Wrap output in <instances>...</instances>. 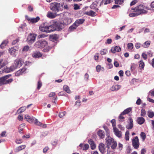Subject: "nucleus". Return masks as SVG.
Wrapping results in <instances>:
<instances>
[{"instance_id": "obj_1", "label": "nucleus", "mask_w": 154, "mask_h": 154, "mask_svg": "<svg viewBox=\"0 0 154 154\" xmlns=\"http://www.w3.org/2000/svg\"><path fill=\"white\" fill-rule=\"evenodd\" d=\"M64 27V25L63 23L54 20L50 25H48L46 22L42 23L39 26V29L42 32L49 33L55 31L61 30Z\"/></svg>"}, {"instance_id": "obj_2", "label": "nucleus", "mask_w": 154, "mask_h": 154, "mask_svg": "<svg viewBox=\"0 0 154 154\" xmlns=\"http://www.w3.org/2000/svg\"><path fill=\"white\" fill-rule=\"evenodd\" d=\"M63 3H51L50 6V9L54 13H57L62 11L63 8Z\"/></svg>"}, {"instance_id": "obj_3", "label": "nucleus", "mask_w": 154, "mask_h": 154, "mask_svg": "<svg viewBox=\"0 0 154 154\" xmlns=\"http://www.w3.org/2000/svg\"><path fill=\"white\" fill-rule=\"evenodd\" d=\"M106 142L107 143V147L109 148V145H111V148L113 149H115L117 146V143L114 140L109 137H108L106 139Z\"/></svg>"}, {"instance_id": "obj_4", "label": "nucleus", "mask_w": 154, "mask_h": 154, "mask_svg": "<svg viewBox=\"0 0 154 154\" xmlns=\"http://www.w3.org/2000/svg\"><path fill=\"white\" fill-rule=\"evenodd\" d=\"M11 76V75L8 74L0 78V85H2L7 84L11 83L13 80L12 79H10L7 80Z\"/></svg>"}, {"instance_id": "obj_5", "label": "nucleus", "mask_w": 154, "mask_h": 154, "mask_svg": "<svg viewBox=\"0 0 154 154\" xmlns=\"http://www.w3.org/2000/svg\"><path fill=\"white\" fill-rule=\"evenodd\" d=\"M139 11H140L142 15L143 14H146L148 11L144 10L146 9V10H149V7L148 6H145L142 5H140L137 6Z\"/></svg>"}, {"instance_id": "obj_6", "label": "nucleus", "mask_w": 154, "mask_h": 154, "mask_svg": "<svg viewBox=\"0 0 154 154\" xmlns=\"http://www.w3.org/2000/svg\"><path fill=\"white\" fill-rule=\"evenodd\" d=\"M47 43L45 40H39L35 42V46L38 48H43L47 46Z\"/></svg>"}, {"instance_id": "obj_7", "label": "nucleus", "mask_w": 154, "mask_h": 154, "mask_svg": "<svg viewBox=\"0 0 154 154\" xmlns=\"http://www.w3.org/2000/svg\"><path fill=\"white\" fill-rule=\"evenodd\" d=\"M23 63V61L20 59L16 60L15 61L14 63L12 65V67H13V69H15L17 68H19L22 66Z\"/></svg>"}, {"instance_id": "obj_8", "label": "nucleus", "mask_w": 154, "mask_h": 154, "mask_svg": "<svg viewBox=\"0 0 154 154\" xmlns=\"http://www.w3.org/2000/svg\"><path fill=\"white\" fill-rule=\"evenodd\" d=\"M138 8L137 6L134 8H132L131 9L134 11V13L129 14V16L131 17H134L140 15H142L140 11L138 10L139 9Z\"/></svg>"}, {"instance_id": "obj_9", "label": "nucleus", "mask_w": 154, "mask_h": 154, "mask_svg": "<svg viewBox=\"0 0 154 154\" xmlns=\"http://www.w3.org/2000/svg\"><path fill=\"white\" fill-rule=\"evenodd\" d=\"M36 35L34 33H30L27 38V41L29 44H32L35 41Z\"/></svg>"}, {"instance_id": "obj_10", "label": "nucleus", "mask_w": 154, "mask_h": 154, "mask_svg": "<svg viewBox=\"0 0 154 154\" xmlns=\"http://www.w3.org/2000/svg\"><path fill=\"white\" fill-rule=\"evenodd\" d=\"M132 143L133 147L135 149H137L139 147L140 143L138 137L137 136L135 137L133 139Z\"/></svg>"}, {"instance_id": "obj_11", "label": "nucleus", "mask_w": 154, "mask_h": 154, "mask_svg": "<svg viewBox=\"0 0 154 154\" xmlns=\"http://www.w3.org/2000/svg\"><path fill=\"white\" fill-rule=\"evenodd\" d=\"M59 14H57L56 13H52L50 11H48L47 14V16L49 18L53 19L55 18L57 16H59Z\"/></svg>"}, {"instance_id": "obj_12", "label": "nucleus", "mask_w": 154, "mask_h": 154, "mask_svg": "<svg viewBox=\"0 0 154 154\" xmlns=\"http://www.w3.org/2000/svg\"><path fill=\"white\" fill-rule=\"evenodd\" d=\"M100 152L102 154H104L106 152V149L105 147V145L102 143H100L98 146Z\"/></svg>"}, {"instance_id": "obj_13", "label": "nucleus", "mask_w": 154, "mask_h": 154, "mask_svg": "<svg viewBox=\"0 0 154 154\" xmlns=\"http://www.w3.org/2000/svg\"><path fill=\"white\" fill-rule=\"evenodd\" d=\"M121 50V48L119 46H116L115 47H112L110 50V51L112 53L114 54L116 51L118 52L120 51Z\"/></svg>"}, {"instance_id": "obj_14", "label": "nucleus", "mask_w": 154, "mask_h": 154, "mask_svg": "<svg viewBox=\"0 0 154 154\" xmlns=\"http://www.w3.org/2000/svg\"><path fill=\"white\" fill-rule=\"evenodd\" d=\"M114 132L116 136L119 138L122 137V133L121 131H119L116 128H114Z\"/></svg>"}, {"instance_id": "obj_15", "label": "nucleus", "mask_w": 154, "mask_h": 154, "mask_svg": "<svg viewBox=\"0 0 154 154\" xmlns=\"http://www.w3.org/2000/svg\"><path fill=\"white\" fill-rule=\"evenodd\" d=\"M25 118L27 121L30 123H33L35 121V118L33 117H30L28 115H25Z\"/></svg>"}, {"instance_id": "obj_16", "label": "nucleus", "mask_w": 154, "mask_h": 154, "mask_svg": "<svg viewBox=\"0 0 154 154\" xmlns=\"http://www.w3.org/2000/svg\"><path fill=\"white\" fill-rule=\"evenodd\" d=\"M88 143L90 145L91 149L94 150L95 149L96 147V145L92 139H89L88 140Z\"/></svg>"}, {"instance_id": "obj_17", "label": "nucleus", "mask_w": 154, "mask_h": 154, "mask_svg": "<svg viewBox=\"0 0 154 154\" xmlns=\"http://www.w3.org/2000/svg\"><path fill=\"white\" fill-rule=\"evenodd\" d=\"M129 126H127L126 128L129 129H131L133 126V122L132 118L130 117L129 118Z\"/></svg>"}, {"instance_id": "obj_18", "label": "nucleus", "mask_w": 154, "mask_h": 154, "mask_svg": "<svg viewBox=\"0 0 154 154\" xmlns=\"http://www.w3.org/2000/svg\"><path fill=\"white\" fill-rule=\"evenodd\" d=\"M120 86L119 85H114L110 88V90L111 91H116L120 89Z\"/></svg>"}, {"instance_id": "obj_19", "label": "nucleus", "mask_w": 154, "mask_h": 154, "mask_svg": "<svg viewBox=\"0 0 154 154\" xmlns=\"http://www.w3.org/2000/svg\"><path fill=\"white\" fill-rule=\"evenodd\" d=\"M42 56V54L39 51H36L32 54V56L34 58H39Z\"/></svg>"}, {"instance_id": "obj_20", "label": "nucleus", "mask_w": 154, "mask_h": 154, "mask_svg": "<svg viewBox=\"0 0 154 154\" xmlns=\"http://www.w3.org/2000/svg\"><path fill=\"white\" fill-rule=\"evenodd\" d=\"M137 121L138 124L140 125H142L145 121V119L143 117H138Z\"/></svg>"}, {"instance_id": "obj_21", "label": "nucleus", "mask_w": 154, "mask_h": 154, "mask_svg": "<svg viewBox=\"0 0 154 154\" xmlns=\"http://www.w3.org/2000/svg\"><path fill=\"white\" fill-rule=\"evenodd\" d=\"M12 65L10 66V67L9 68L7 67H6V68H5L3 70L2 72H5L6 73H9L11 72V71L14 70V69H13L12 68L13 67H12Z\"/></svg>"}, {"instance_id": "obj_22", "label": "nucleus", "mask_w": 154, "mask_h": 154, "mask_svg": "<svg viewBox=\"0 0 154 154\" xmlns=\"http://www.w3.org/2000/svg\"><path fill=\"white\" fill-rule=\"evenodd\" d=\"M97 134L100 138H103L105 136V134L104 131L101 130H99L97 132Z\"/></svg>"}, {"instance_id": "obj_23", "label": "nucleus", "mask_w": 154, "mask_h": 154, "mask_svg": "<svg viewBox=\"0 0 154 154\" xmlns=\"http://www.w3.org/2000/svg\"><path fill=\"white\" fill-rule=\"evenodd\" d=\"M26 146L25 145H22L17 147L15 149V151L16 152H17L25 148Z\"/></svg>"}, {"instance_id": "obj_24", "label": "nucleus", "mask_w": 154, "mask_h": 154, "mask_svg": "<svg viewBox=\"0 0 154 154\" xmlns=\"http://www.w3.org/2000/svg\"><path fill=\"white\" fill-rule=\"evenodd\" d=\"M78 26L75 24V23H74L72 25L69 27V31L70 32L73 31L75 30Z\"/></svg>"}, {"instance_id": "obj_25", "label": "nucleus", "mask_w": 154, "mask_h": 154, "mask_svg": "<svg viewBox=\"0 0 154 154\" xmlns=\"http://www.w3.org/2000/svg\"><path fill=\"white\" fill-rule=\"evenodd\" d=\"M85 14L87 15L92 17L95 16L96 13L94 11L91 10L89 11L86 12L85 13Z\"/></svg>"}, {"instance_id": "obj_26", "label": "nucleus", "mask_w": 154, "mask_h": 154, "mask_svg": "<svg viewBox=\"0 0 154 154\" xmlns=\"http://www.w3.org/2000/svg\"><path fill=\"white\" fill-rule=\"evenodd\" d=\"M85 20L84 19H79L76 20L74 23L78 26L80 24H82Z\"/></svg>"}, {"instance_id": "obj_27", "label": "nucleus", "mask_w": 154, "mask_h": 154, "mask_svg": "<svg viewBox=\"0 0 154 154\" xmlns=\"http://www.w3.org/2000/svg\"><path fill=\"white\" fill-rule=\"evenodd\" d=\"M132 109L131 107L125 109L123 112L121 113V115H125L129 113L131 111Z\"/></svg>"}, {"instance_id": "obj_28", "label": "nucleus", "mask_w": 154, "mask_h": 154, "mask_svg": "<svg viewBox=\"0 0 154 154\" xmlns=\"http://www.w3.org/2000/svg\"><path fill=\"white\" fill-rule=\"evenodd\" d=\"M63 90L68 94L71 93V91L70 90L69 87L67 85H64L63 86Z\"/></svg>"}, {"instance_id": "obj_29", "label": "nucleus", "mask_w": 154, "mask_h": 154, "mask_svg": "<svg viewBox=\"0 0 154 154\" xmlns=\"http://www.w3.org/2000/svg\"><path fill=\"white\" fill-rule=\"evenodd\" d=\"M40 20V18L39 17H37L36 18H32L31 19L30 22L32 23H35L37 22Z\"/></svg>"}, {"instance_id": "obj_30", "label": "nucleus", "mask_w": 154, "mask_h": 154, "mask_svg": "<svg viewBox=\"0 0 154 154\" xmlns=\"http://www.w3.org/2000/svg\"><path fill=\"white\" fill-rule=\"evenodd\" d=\"M113 0H103L101 2L100 5L102 4H104L105 5H107L113 2Z\"/></svg>"}, {"instance_id": "obj_31", "label": "nucleus", "mask_w": 154, "mask_h": 154, "mask_svg": "<svg viewBox=\"0 0 154 154\" xmlns=\"http://www.w3.org/2000/svg\"><path fill=\"white\" fill-rule=\"evenodd\" d=\"M26 109L25 106H23L20 108L17 111L18 114H20L25 111Z\"/></svg>"}, {"instance_id": "obj_32", "label": "nucleus", "mask_w": 154, "mask_h": 154, "mask_svg": "<svg viewBox=\"0 0 154 154\" xmlns=\"http://www.w3.org/2000/svg\"><path fill=\"white\" fill-rule=\"evenodd\" d=\"M97 4L98 2L96 1L94 2L90 6V8L91 9H95L97 6Z\"/></svg>"}, {"instance_id": "obj_33", "label": "nucleus", "mask_w": 154, "mask_h": 154, "mask_svg": "<svg viewBox=\"0 0 154 154\" xmlns=\"http://www.w3.org/2000/svg\"><path fill=\"white\" fill-rule=\"evenodd\" d=\"M150 42L149 41H147L145 42L142 45V46L144 48L148 47L150 44Z\"/></svg>"}, {"instance_id": "obj_34", "label": "nucleus", "mask_w": 154, "mask_h": 154, "mask_svg": "<svg viewBox=\"0 0 154 154\" xmlns=\"http://www.w3.org/2000/svg\"><path fill=\"white\" fill-rule=\"evenodd\" d=\"M17 50L14 48H11L9 50V53L11 55H14Z\"/></svg>"}, {"instance_id": "obj_35", "label": "nucleus", "mask_w": 154, "mask_h": 154, "mask_svg": "<svg viewBox=\"0 0 154 154\" xmlns=\"http://www.w3.org/2000/svg\"><path fill=\"white\" fill-rule=\"evenodd\" d=\"M129 131H127L125 133V139L126 140H128L129 139Z\"/></svg>"}, {"instance_id": "obj_36", "label": "nucleus", "mask_w": 154, "mask_h": 154, "mask_svg": "<svg viewBox=\"0 0 154 154\" xmlns=\"http://www.w3.org/2000/svg\"><path fill=\"white\" fill-rule=\"evenodd\" d=\"M7 43L8 42L6 40L3 41L0 45L1 48L2 49H3L4 47L6 45Z\"/></svg>"}, {"instance_id": "obj_37", "label": "nucleus", "mask_w": 154, "mask_h": 154, "mask_svg": "<svg viewBox=\"0 0 154 154\" xmlns=\"http://www.w3.org/2000/svg\"><path fill=\"white\" fill-rule=\"evenodd\" d=\"M148 116L150 118H152L154 116V112L152 111H149Z\"/></svg>"}, {"instance_id": "obj_38", "label": "nucleus", "mask_w": 154, "mask_h": 154, "mask_svg": "<svg viewBox=\"0 0 154 154\" xmlns=\"http://www.w3.org/2000/svg\"><path fill=\"white\" fill-rule=\"evenodd\" d=\"M139 67L142 69L144 68V63L142 60H141L139 62Z\"/></svg>"}, {"instance_id": "obj_39", "label": "nucleus", "mask_w": 154, "mask_h": 154, "mask_svg": "<svg viewBox=\"0 0 154 154\" xmlns=\"http://www.w3.org/2000/svg\"><path fill=\"white\" fill-rule=\"evenodd\" d=\"M125 0H113L115 1V3L116 4H121L123 3Z\"/></svg>"}, {"instance_id": "obj_40", "label": "nucleus", "mask_w": 154, "mask_h": 154, "mask_svg": "<svg viewBox=\"0 0 154 154\" xmlns=\"http://www.w3.org/2000/svg\"><path fill=\"white\" fill-rule=\"evenodd\" d=\"M140 135L142 139V140L144 141L146 138V135L145 133L143 132H141L140 133Z\"/></svg>"}, {"instance_id": "obj_41", "label": "nucleus", "mask_w": 154, "mask_h": 154, "mask_svg": "<svg viewBox=\"0 0 154 154\" xmlns=\"http://www.w3.org/2000/svg\"><path fill=\"white\" fill-rule=\"evenodd\" d=\"M141 116H145L146 115V112L144 109H142L141 110Z\"/></svg>"}, {"instance_id": "obj_42", "label": "nucleus", "mask_w": 154, "mask_h": 154, "mask_svg": "<svg viewBox=\"0 0 154 154\" xmlns=\"http://www.w3.org/2000/svg\"><path fill=\"white\" fill-rule=\"evenodd\" d=\"M35 124L36 125L39 126H41L42 125V123L38 121L37 119H35Z\"/></svg>"}, {"instance_id": "obj_43", "label": "nucleus", "mask_w": 154, "mask_h": 154, "mask_svg": "<svg viewBox=\"0 0 154 154\" xmlns=\"http://www.w3.org/2000/svg\"><path fill=\"white\" fill-rule=\"evenodd\" d=\"M127 47L129 49L131 50L133 48V45L131 43H129L127 45Z\"/></svg>"}, {"instance_id": "obj_44", "label": "nucleus", "mask_w": 154, "mask_h": 154, "mask_svg": "<svg viewBox=\"0 0 154 154\" xmlns=\"http://www.w3.org/2000/svg\"><path fill=\"white\" fill-rule=\"evenodd\" d=\"M42 85V83L40 81H39L37 84V89L39 90Z\"/></svg>"}, {"instance_id": "obj_45", "label": "nucleus", "mask_w": 154, "mask_h": 154, "mask_svg": "<svg viewBox=\"0 0 154 154\" xmlns=\"http://www.w3.org/2000/svg\"><path fill=\"white\" fill-rule=\"evenodd\" d=\"M136 66V65L134 63L131 64V69L132 71L134 70Z\"/></svg>"}, {"instance_id": "obj_46", "label": "nucleus", "mask_w": 154, "mask_h": 154, "mask_svg": "<svg viewBox=\"0 0 154 154\" xmlns=\"http://www.w3.org/2000/svg\"><path fill=\"white\" fill-rule=\"evenodd\" d=\"M121 115V113L119 115V120L121 122H123L124 121V119H125V117L123 116H122V115Z\"/></svg>"}, {"instance_id": "obj_47", "label": "nucleus", "mask_w": 154, "mask_h": 154, "mask_svg": "<svg viewBox=\"0 0 154 154\" xmlns=\"http://www.w3.org/2000/svg\"><path fill=\"white\" fill-rule=\"evenodd\" d=\"M106 51L107 49H104L100 51V53L101 55L105 54H106Z\"/></svg>"}, {"instance_id": "obj_48", "label": "nucleus", "mask_w": 154, "mask_h": 154, "mask_svg": "<svg viewBox=\"0 0 154 154\" xmlns=\"http://www.w3.org/2000/svg\"><path fill=\"white\" fill-rule=\"evenodd\" d=\"M66 113L65 112H61L59 114V116L60 118H62L63 116H64Z\"/></svg>"}, {"instance_id": "obj_49", "label": "nucleus", "mask_w": 154, "mask_h": 154, "mask_svg": "<svg viewBox=\"0 0 154 154\" xmlns=\"http://www.w3.org/2000/svg\"><path fill=\"white\" fill-rule=\"evenodd\" d=\"M111 122L112 123V126L113 127V129H114V128H116V122L115 119H112L111 121Z\"/></svg>"}, {"instance_id": "obj_50", "label": "nucleus", "mask_w": 154, "mask_h": 154, "mask_svg": "<svg viewBox=\"0 0 154 154\" xmlns=\"http://www.w3.org/2000/svg\"><path fill=\"white\" fill-rule=\"evenodd\" d=\"M89 147V145L88 144H87L84 145L83 147V150H87Z\"/></svg>"}, {"instance_id": "obj_51", "label": "nucleus", "mask_w": 154, "mask_h": 154, "mask_svg": "<svg viewBox=\"0 0 154 154\" xmlns=\"http://www.w3.org/2000/svg\"><path fill=\"white\" fill-rule=\"evenodd\" d=\"M1 66H0V67L1 68L3 67L4 66H5L7 64V61H4L2 62V63Z\"/></svg>"}, {"instance_id": "obj_52", "label": "nucleus", "mask_w": 154, "mask_h": 154, "mask_svg": "<svg viewBox=\"0 0 154 154\" xmlns=\"http://www.w3.org/2000/svg\"><path fill=\"white\" fill-rule=\"evenodd\" d=\"M101 69V66L98 65L96 67V69L97 72H99L100 71Z\"/></svg>"}, {"instance_id": "obj_53", "label": "nucleus", "mask_w": 154, "mask_h": 154, "mask_svg": "<svg viewBox=\"0 0 154 154\" xmlns=\"http://www.w3.org/2000/svg\"><path fill=\"white\" fill-rule=\"evenodd\" d=\"M21 74H22V73L20 70L17 71L15 73V75L17 76Z\"/></svg>"}, {"instance_id": "obj_54", "label": "nucleus", "mask_w": 154, "mask_h": 154, "mask_svg": "<svg viewBox=\"0 0 154 154\" xmlns=\"http://www.w3.org/2000/svg\"><path fill=\"white\" fill-rule=\"evenodd\" d=\"M26 69H27L26 68L24 67V68H22L21 69H20V70L21 71L22 74H23L25 73H26Z\"/></svg>"}, {"instance_id": "obj_55", "label": "nucleus", "mask_w": 154, "mask_h": 154, "mask_svg": "<svg viewBox=\"0 0 154 154\" xmlns=\"http://www.w3.org/2000/svg\"><path fill=\"white\" fill-rule=\"evenodd\" d=\"M103 127L104 128V129L105 130L107 134H109V130L108 129L107 127L106 126H103Z\"/></svg>"}, {"instance_id": "obj_56", "label": "nucleus", "mask_w": 154, "mask_h": 154, "mask_svg": "<svg viewBox=\"0 0 154 154\" xmlns=\"http://www.w3.org/2000/svg\"><path fill=\"white\" fill-rule=\"evenodd\" d=\"M89 75L87 73H86L84 76V79L86 81H88V80Z\"/></svg>"}, {"instance_id": "obj_57", "label": "nucleus", "mask_w": 154, "mask_h": 154, "mask_svg": "<svg viewBox=\"0 0 154 154\" xmlns=\"http://www.w3.org/2000/svg\"><path fill=\"white\" fill-rule=\"evenodd\" d=\"M141 100L140 98H139L137 100L136 103L137 105H139L141 104Z\"/></svg>"}, {"instance_id": "obj_58", "label": "nucleus", "mask_w": 154, "mask_h": 154, "mask_svg": "<svg viewBox=\"0 0 154 154\" xmlns=\"http://www.w3.org/2000/svg\"><path fill=\"white\" fill-rule=\"evenodd\" d=\"M142 56L144 60H146L147 59V56L145 53H143L142 54Z\"/></svg>"}, {"instance_id": "obj_59", "label": "nucleus", "mask_w": 154, "mask_h": 154, "mask_svg": "<svg viewBox=\"0 0 154 154\" xmlns=\"http://www.w3.org/2000/svg\"><path fill=\"white\" fill-rule=\"evenodd\" d=\"M29 47L28 45L25 46L23 48V50L24 51H27L29 50Z\"/></svg>"}, {"instance_id": "obj_60", "label": "nucleus", "mask_w": 154, "mask_h": 154, "mask_svg": "<svg viewBox=\"0 0 154 154\" xmlns=\"http://www.w3.org/2000/svg\"><path fill=\"white\" fill-rule=\"evenodd\" d=\"M15 142L17 144H20L22 143V141L20 139H17L16 140Z\"/></svg>"}, {"instance_id": "obj_61", "label": "nucleus", "mask_w": 154, "mask_h": 154, "mask_svg": "<svg viewBox=\"0 0 154 154\" xmlns=\"http://www.w3.org/2000/svg\"><path fill=\"white\" fill-rule=\"evenodd\" d=\"M118 128L122 130H124L125 129L124 127L122 126V125L120 124H119L118 125Z\"/></svg>"}, {"instance_id": "obj_62", "label": "nucleus", "mask_w": 154, "mask_h": 154, "mask_svg": "<svg viewBox=\"0 0 154 154\" xmlns=\"http://www.w3.org/2000/svg\"><path fill=\"white\" fill-rule=\"evenodd\" d=\"M141 45V44L139 43H137L136 44H135V47L137 49L139 48Z\"/></svg>"}, {"instance_id": "obj_63", "label": "nucleus", "mask_w": 154, "mask_h": 154, "mask_svg": "<svg viewBox=\"0 0 154 154\" xmlns=\"http://www.w3.org/2000/svg\"><path fill=\"white\" fill-rule=\"evenodd\" d=\"M119 76L121 77L123 76V72L122 70H120L119 72Z\"/></svg>"}, {"instance_id": "obj_64", "label": "nucleus", "mask_w": 154, "mask_h": 154, "mask_svg": "<svg viewBox=\"0 0 154 154\" xmlns=\"http://www.w3.org/2000/svg\"><path fill=\"white\" fill-rule=\"evenodd\" d=\"M74 9L77 10L79 8V7L78 5L75 4L74 5Z\"/></svg>"}]
</instances>
